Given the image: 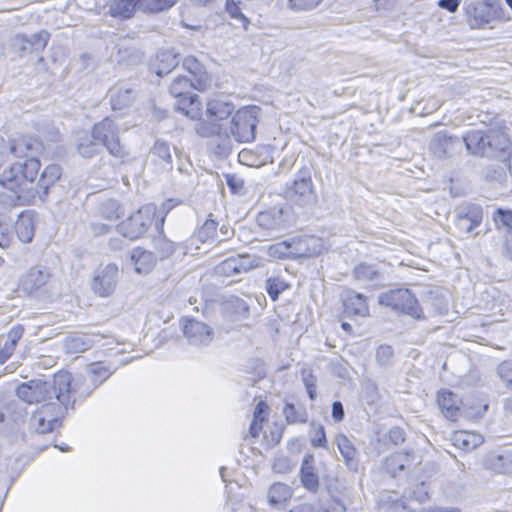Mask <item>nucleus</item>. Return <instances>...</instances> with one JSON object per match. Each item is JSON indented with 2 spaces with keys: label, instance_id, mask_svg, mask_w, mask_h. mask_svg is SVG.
I'll return each mask as SVG.
<instances>
[{
  "label": "nucleus",
  "instance_id": "nucleus-1",
  "mask_svg": "<svg viewBox=\"0 0 512 512\" xmlns=\"http://www.w3.org/2000/svg\"><path fill=\"white\" fill-rule=\"evenodd\" d=\"M40 143L30 137H20L9 144V152L15 157L25 158L13 163L0 178V185L11 191L17 199L34 195V181L40 170V161L34 157Z\"/></svg>",
  "mask_w": 512,
  "mask_h": 512
},
{
  "label": "nucleus",
  "instance_id": "nucleus-2",
  "mask_svg": "<svg viewBox=\"0 0 512 512\" xmlns=\"http://www.w3.org/2000/svg\"><path fill=\"white\" fill-rule=\"evenodd\" d=\"M260 108L246 106L239 109L228 123L211 124L202 129L201 135L212 137L215 154L226 157L231 153L233 140L248 143L255 139Z\"/></svg>",
  "mask_w": 512,
  "mask_h": 512
},
{
  "label": "nucleus",
  "instance_id": "nucleus-3",
  "mask_svg": "<svg viewBox=\"0 0 512 512\" xmlns=\"http://www.w3.org/2000/svg\"><path fill=\"white\" fill-rule=\"evenodd\" d=\"M72 376L67 371L54 374L52 380L32 379L16 387L17 397L27 404L60 402L73 405L71 392Z\"/></svg>",
  "mask_w": 512,
  "mask_h": 512
},
{
  "label": "nucleus",
  "instance_id": "nucleus-4",
  "mask_svg": "<svg viewBox=\"0 0 512 512\" xmlns=\"http://www.w3.org/2000/svg\"><path fill=\"white\" fill-rule=\"evenodd\" d=\"M19 289L34 298L46 297L53 286V276L43 265L32 266L19 279Z\"/></svg>",
  "mask_w": 512,
  "mask_h": 512
},
{
  "label": "nucleus",
  "instance_id": "nucleus-5",
  "mask_svg": "<svg viewBox=\"0 0 512 512\" xmlns=\"http://www.w3.org/2000/svg\"><path fill=\"white\" fill-rule=\"evenodd\" d=\"M114 371L115 369H111L103 363L98 362L88 365V380L82 377L72 378L71 392H73V405L77 400H82L88 397L94 389L105 382L114 373Z\"/></svg>",
  "mask_w": 512,
  "mask_h": 512
},
{
  "label": "nucleus",
  "instance_id": "nucleus-6",
  "mask_svg": "<svg viewBox=\"0 0 512 512\" xmlns=\"http://www.w3.org/2000/svg\"><path fill=\"white\" fill-rule=\"evenodd\" d=\"M73 406L57 401L41 404L32 413L29 425L37 433H49L59 424L60 419L64 417L67 410L73 408Z\"/></svg>",
  "mask_w": 512,
  "mask_h": 512
},
{
  "label": "nucleus",
  "instance_id": "nucleus-7",
  "mask_svg": "<svg viewBox=\"0 0 512 512\" xmlns=\"http://www.w3.org/2000/svg\"><path fill=\"white\" fill-rule=\"evenodd\" d=\"M92 137L114 157L124 158L128 155L125 145L121 143L119 128L111 118L107 117L94 124Z\"/></svg>",
  "mask_w": 512,
  "mask_h": 512
},
{
  "label": "nucleus",
  "instance_id": "nucleus-8",
  "mask_svg": "<svg viewBox=\"0 0 512 512\" xmlns=\"http://www.w3.org/2000/svg\"><path fill=\"white\" fill-rule=\"evenodd\" d=\"M157 208L154 204H146L121 222L117 229L124 237L135 240L140 238L152 224Z\"/></svg>",
  "mask_w": 512,
  "mask_h": 512
},
{
  "label": "nucleus",
  "instance_id": "nucleus-9",
  "mask_svg": "<svg viewBox=\"0 0 512 512\" xmlns=\"http://www.w3.org/2000/svg\"><path fill=\"white\" fill-rule=\"evenodd\" d=\"M379 303L415 319H421L423 315L417 299L408 289H397L383 293L379 296Z\"/></svg>",
  "mask_w": 512,
  "mask_h": 512
},
{
  "label": "nucleus",
  "instance_id": "nucleus-10",
  "mask_svg": "<svg viewBox=\"0 0 512 512\" xmlns=\"http://www.w3.org/2000/svg\"><path fill=\"white\" fill-rule=\"evenodd\" d=\"M285 197L291 202L306 206L316 199V193L313 186L311 174L305 171H299L293 181L285 189Z\"/></svg>",
  "mask_w": 512,
  "mask_h": 512
},
{
  "label": "nucleus",
  "instance_id": "nucleus-11",
  "mask_svg": "<svg viewBox=\"0 0 512 512\" xmlns=\"http://www.w3.org/2000/svg\"><path fill=\"white\" fill-rule=\"evenodd\" d=\"M118 275L119 269L114 263H108L100 267L95 271L92 289L101 297L111 295L116 288Z\"/></svg>",
  "mask_w": 512,
  "mask_h": 512
},
{
  "label": "nucleus",
  "instance_id": "nucleus-12",
  "mask_svg": "<svg viewBox=\"0 0 512 512\" xmlns=\"http://www.w3.org/2000/svg\"><path fill=\"white\" fill-rule=\"evenodd\" d=\"M235 107L231 101L225 100L221 97H215L207 102L206 116L209 119L208 124H203L199 128L201 134L204 127L211 124L228 123V118L233 114Z\"/></svg>",
  "mask_w": 512,
  "mask_h": 512
},
{
  "label": "nucleus",
  "instance_id": "nucleus-13",
  "mask_svg": "<svg viewBox=\"0 0 512 512\" xmlns=\"http://www.w3.org/2000/svg\"><path fill=\"white\" fill-rule=\"evenodd\" d=\"M183 333L189 343L196 346L208 345L213 340L211 327L195 319L183 320Z\"/></svg>",
  "mask_w": 512,
  "mask_h": 512
},
{
  "label": "nucleus",
  "instance_id": "nucleus-14",
  "mask_svg": "<svg viewBox=\"0 0 512 512\" xmlns=\"http://www.w3.org/2000/svg\"><path fill=\"white\" fill-rule=\"evenodd\" d=\"M467 14L473 20L472 25L477 28H493V23L500 18V11L485 1L469 7Z\"/></svg>",
  "mask_w": 512,
  "mask_h": 512
},
{
  "label": "nucleus",
  "instance_id": "nucleus-15",
  "mask_svg": "<svg viewBox=\"0 0 512 512\" xmlns=\"http://www.w3.org/2000/svg\"><path fill=\"white\" fill-rule=\"evenodd\" d=\"M256 222L264 230L279 231L286 226L287 211L281 207L270 208L260 212L257 215Z\"/></svg>",
  "mask_w": 512,
  "mask_h": 512
},
{
  "label": "nucleus",
  "instance_id": "nucleus-16",
  "mask_svg": "<svg viewBox=\"0 0 512 512\" xmlns=\"http://www.w3.org/2000/svg\"><path fill=\"white\" fill-rule=\"evenodd\" d=\"M130 263L137 274L147 275L156 266L157 258L151 251L136 247L130 252Z\"/></svg>",
  "mask_w": 512,
  "mask_h": 512
},
{
  "label": "nucleus",
  "instance_id": "nucleus-17",
  "mask_svg": "<svg viewBox=\"0 0 512 512\" xmlns=\"http://www.w3.org/2000/svg\"><path fill=\"white\" fill-rule=\"evenodd\" d=\"M292 241L295 258L313 257L320 254L324 249L322 239L315 236L292 238Z\"/></svg>",
  "mask_w": 512,
  "mask_h": 512
},
{
  "label": "nucleus",
  "instance_id": "nucleus-18",
  "mask_svg": "<svg viewBox=\"0 0 512 512\" xmlns=\"http://www.w3.org/2000/svg\"><path fill=\"white\" fill-rule=\"evenodd\" d=\"M300 481L305 489L310 492H317L319 488V477L314 466V456H304L300 467Z\"/></svg>",
  "mask_w": 512,
  "mask_h": 512
},
{
  "label": "nucleus",
  "instance_id": "nucleus-19",
  "mask_svg": "<svg viewBox=\"0 0 512 512\" xmlns=\"http://www.w3.org/2000/svg\"><path fill=\"white\" fill-rule=\"evenodd\" d=\"M14 232L23 243H30L34 237L35 219L30 211L22 212L14 222Z\"/></svg>",
  "mask_w": 512,
  "mask_h": 512
},
{
  "label": "nucleus",
  "instance_id": "nucleus-20",
  "mask_svg": "<svg viewBox=\"0 0 512 512\" xmlns=\"http://www.w3.org/2000/svg\"><path fill=\"white\" fill-rule=\"evenodd\" d=\"M466 149L473 155L489 156L486 134L479 130L468 131L464 136Z\"/></svg>",
  "mask_w": 512,
  "mask_h": 512
},
{
  "label": "nucleus",
  "instance_id": "nucleus-21",
  "mask_svg": "<svg viewBox=\"0 0 512 512\" xmlns=\"http://www.w3.org/2000/svg\"><path fill=\"white\" fill-rule=\"evenodd\" d=\"M485 465L497 473L512 474V451L506 450L502 453H489L486 456Z\"/></svg>",
  "mask_w": 512,
  "mask_h": 512
},
{
  "label": "nucleus",
  "instance_id": "nucleus-22",
  "mask_svg": "<svg viewBox=\"0 0 512 512\" xmlns=\"http://www.w3.org/2000/svg\"><path fill=\"white\" fill-rule=\"evenodd\" d=\"M344 310L347 315L365 317L369 313L366 297L355 291H349L343 300Z\"/></svg>",
  "mask_w": 512,
  "mask_h": 512
},
{
  "label": "nucleus",
  "instance_id": "nucleus-23",
  "mask_svg": "<svg viewBox=\"0 0 512 512\" xmlns=\"http://www.w3.org/2000/svg\"><path fill=\"white\" fill-rule=\"evenodd\" d=\"M453 445L464 451H471L479 447L484 438L481 434L471 431H456L451 436Z\"/></svg>",
  "mask_w": 512,
  "mask_h": 512
},
{
  "label": "nucleus",
  "instance_id": "nucleus-24",
  "mask_svg": "<svg viewBox=\"0 0 512 512\" xmlns=\"http://www.w3.org/2000/svg\"><path fill=\"white\" fill-rule=\"evenodd\" d=\"M110 103L113 110H122L129 107L134 100V92L131 88L115 86L109 91Z\"/></svg>",
  "mask_w": 512,
  "mask_h": 512
},
{
  "label": "nucleus",
  "instance_id": "nucleus-25",
  "mask_svg": "<svg viewBox=\"0 0 512 512\" xmlns=\"http://www.w3.org/2000/svg\"><path fill=\"white\" fill-rule=\"evenodd\" d=\"M437 403L446 418L456 420L459 412L458 400L451 391L441 390L437 396Z\"/></svg>",
  "mask_w": 512,
  "mask_h": 512
},
{
  "label": "nucleus",
  "instance_id": "nucleus-26",
  "mask_svg": "<svg viewBox=\"0 0 512 512\" xmlns=\"http://www.w3.org/2000/svg\"><path fill=\"white\" fill-rule=\"evenodd\" d=\"M23 332L24 329L21 325H14L10 328L4 343L0 345V363H4L13 354Z\"/></svg>",
  "mask_w": 512,
  "mask_h": 512
},
{
  "label": "nucleus",
  "instance_id": "nucleus-27",
  "mask_svg": "<svg viewBox=\"0 0 512 512\" xmlns=\"http://www.w3.org/2000/svg\"><path fill=\"white\" fill-rule=\"evenodd\" d=\"M337 446L349 470L357 472L359 461L356 458L357 451L351 441L344 435L337 437Z\"/></svg>",
  "mask_w": 512,
  "mask_h": 512
},
{
  "label": "nucleus",
  "instance_id": "nucleus-28",
  "mask_svg": "<svg viewBox=\"0 0 512 512\" xmlns=\"http://www.w3.org/2000/svg\"><path fill=\"white\" fill-rule=\"evenodd\" d=\"M175 108L193 120L199 119L202 115L201 102L197 94L178 100Z\"/></svg>",
  "mask_w": 512,
  "mask_h": 512
},
{
  "label": "nucleus",
  "instance_id": "nucleus-29",
  "mask_svg": "<svg viewBox=\"0 0 512 512\" xmlns=\"http://www.w3.org/2000/svg\"><path fill=\"white\" fill-rule=\"evenodd\" d=\"M292 494V489L287 484L274 483L268 490V503L273 507H280L292 497Z\"/></svg>",
  "mask_w": 512,
  "mask_h": 512
},
{
  "label": "nucleus",
  "instance_id": "nucleus-30",
  "mask_svg": "<svg viewBox=\"0 0 512 512\" xmlns=\"http://www.w3.org/2000/svg\"><path fill=\"white\" fill-rule=\"evenodd\" d=\"M462 213L459 214L457 225L466 232H471L482 220V210L479 206H468L467 212L464 215Z\"/></svg>",
  "mask_w": 512,
  "mask_h": 512
},
{
  "label": "nucleus",
  "instance_id": "nucleus-31",
  "mask_svg": "<svg viewBox=\"0 0 512 512\" xmlns=\"http://www.w3.org/2000/svg\"><path fill=\"white\" fill-rule=\"evenodd\" d=\"M139 0H112L109 10L112 16L120 18H130L139 7Z\"/></svg>",
  "mask_w": 512,
  "mask_h": 512
},
{
  "label": "nucleus",
  "instance_id": "nucleus-32",
  "mask_svg": "<svg viewBox=\"0 0 512 512\" xmlns=\"http://www.w3.org/2000/svg\"><path fill=\"white\" fill-rule=\"evenodd\" d=\"M489 155L496 151H505L509 147V138L501 129H490L486 134Z\"/></svg>",
  "mask_w": 512,
  "mask_h": 512
},
{
  "label": "nucleus",
  "instance_id": "nucleus-33",
  "mask_svg": "<svg viewBox=\"0 0 512 512\" xmlns=\"http://www.w3.org/2000/svg\"><path fill=\"white\" fill-rule=\"evenodd\" d=\"M196 88L192 79L185 76H179L173 80L169 87L170 94L181 100L189 95H192V88Z\"/></svg>",
  "mask_w": 512,
  "mask_h": 512
},
{
  "label": "nucleus",
  "instance_id": "nucleus-34",
  "mask_svg": "<svg viewBox=\"0 0 512 512\" xmlns=\"http://www.w3.org/2000/svg\"><path fill=\"white\" fill-rule=\"evenodd\" d=\"M410 462V454L407 451L396 452L390 455L385 462V467L388 473L395 475L397 472L402 471L406 464Z\"/></svg>",
  "mask_w": 512,
  "mask_h": 512
},
{
  "label": "nucleus",
  "instance_id": "nucleus-35",
  "mask_svg": "<svg viewBox=\"0 0 512 512\" xmlns=\"http://www.w3.org/2000/svg\"><path fill=\"white\" fill-rule=\"evenodd\" d=\"M77 150L80 156L84 158H92L100 153L101 146L98 141L93 139L91 135L82 137L77 145Z\"/></svg>",
  "mask_w": 512,
  "mask_h": 512
},
{
  "label": "nucleus",
  "instance_id": "nucleus-36",
  "mask_svg": "<svg viewBox=\"0 0 512 512\" xmlns=\"http://www.w3.org/2000/svg\"><path fill=\"white\" fill-rule=\"evenodd\" d=\"M268 255L274 259L295 258L292 239L270 245Z\"/></svg>",
  "mask_w": 512,
  "mask_h": 512
},
{
  "label": "nucleus",
  "instance_id": "nucleus-37",
  "mask_svg": "<svg viewBox=\"0 0 512 512\" xmlns=\"http://www.w3.org/2000/svg\"><path fill=\"white\" fill-rule=\"evenodd\" d=\"M268 410L266 403L260 401L254 409V419L250 425L249 431L252 437H257L262 430L265 421V413Z\"/></svg>",
  "mask_w": 512,
  "mask_h": 512
},
{
  "label": "nucleus",
  "instance_id": "nucleus-38",
  "mask_svg": "<svg viewBox=\"0 0 512 512\" xmlns=\"http://www.w3.org/2000/svg\"><path fill=\"white\" fill-rule=\"evenodd\" d=\"M61 176V168L56 164L48 165L41 173L38 186L47 192L50 185H53Z\"/></svg>",
  "mask_w": 512,
  "mask_h": 512
},
{
  "label": "nucleus",
  "instance_id": "nucleus-39",
  "mask_svg": "<svg viewBox=\"0 0 512 512\" xmlns=\"http://www.w3.org/2000/svg\"><path fill=\"white\" fill-rule=\"evenodd\" d=\"M99 213L103 218L113 221L117 220L120 215L123 214V210L116 200L107 199L101 203Z\"/></svg>",
  "mask_w": 512,
  "mask_h": 512
},
{
  "label": "nucleus",
  "instance_id": "nucleus-40",
  "mask_svg": "<svg viewBox=\"0 0 512 512\" xmlns=\"http://www.w3.org/2000/svg\"><path fill=\"white\" fill-rule=\"evenodd\" d=\"M152 155L159 158L164 168H171V149L168 143L157 140L151 151Z\"/></svg>",
  "mask_w": 512,
  "mask_h": 512
},
{
  "label": "nucleus",
  "instance_id": "nucleus-41",
  "mask_svg": "<svg viewBox=\"0 0 512 512\" xmlns=\"http://www.w3.org/2000/svg\"><path fill=\"white\" fill-rule=\"evenodd\" d=\"M354 276L361 282H373L379 278V272L373 265L361 263L354 268Z\"/></svg>",
  "mask_w": 512,
  "mask_h": 512
},
{
  "label": "nucleus",
  "instance_id": "nucleus-42",
  "mask_svg": "<svg viewBox=\"0 0 512 512\" xmlns=\"http://www.w3.org/2000/svg\"><path fill=\"white\" fill-rule=\"evenodd\" d=\"M160 66L156 71L158 76L168 74L172 69L178 65L176 55L171 51H163L158 55Z\"/></svg>",
  "mask_w": 512,
  "mask_h": 512
},
{
  "label": "nucleus",
  "instance_id": "nucleus-43",
  "mask_svg": "<svg viewBox=\"0 0 512 512\" xmlns=\"http://www.w3.org/2000/svg\"><path fill=\"white\" fill-rule=\"evenodd\" d=\"M283 413L288 423H305L308 417L305 408L293 404H286Z\"/></svg>",
  "mask_w": 512,
  "mask_h": 512
},
{
  "label": "nucleus",
  "instance_id": "nucleus-44",
  "mask_svg": "<svg viewBox=\"0 0 512 512\" xmlns=\"http://www.w3.org/2000/svg\"><path fill=\"white\" fill-rule=\"evenodd\" d=\"M139 7L150 12L166 11L173 7L177 0H139Z\"/></svg>",
  "mask_w": 512,
  "mask_h": 512
},
{
  "label": "nucleus",
  "instance_id": "nucleus-45",
  "mask_svg": "<svg viewBox=\"0 0 512 512\" xmlns=\"http://www.w3.org/2000/svg\"><path fill=\"white\" fill-rule=\"evenodd\" d=\"M17 40H21L24 43H27L30 48H33L36 51H39L47 45L49 40V33L46 31H40L36 34H33L30 38H26L23 35H17Z\"/></svg>",
  "mask_w": 512,
  "mask_h": 512
},
{
  "label": "nucleus",
  "instance_id": "nucleus-46",
  "mask_svg": "<svg viewBox=\"0 0 512 512\" xmlns=\"http://www.w3.org/2000/svg\"><path fill=\"white\" fill-rule=\"evenodd\" d=\"M493 220L498 229H505L508 233L512 234V211L497 209L493 213Z\"/></svg>",
  "mask_w": 512,
  "mask_h": 512
},
{
  "label": "nucleus",
  "instance_id": "nucleus-47",
  "mask_svg": "<svg viewBox=\"0 0 512 512\" xmlns=\"http://www.w3.org/2000/svg\"><path fill=\"white\" fill-rule=\"evenodd\" d=\"M217 234V223L208 219L204 222V224L198 229L195 234V237L202 243L213 240Z\"/></svg>",
  "mask_w": 512,
  "mask_h": 512
},
{
  "label": "nucleus",
  "instance_id": "nucleus-48",
  "mask_svg": "<svg viewBox=\"0 0 512 512\" xmlns=\"http://www.w3.org/2000/svg\"><path fill=\"white\" fill-rule=\"evenodd\" d=\"M89 347V343L82 336H69L64 340V348L68 353H80Z\"/></svg>",
  "mask_w": 512,
  "mask_h": 512
},
{
  "label": "nucleus",
  "instance_id": "nucleus-49",
  "mask_svg": "<svg viewBox=\"0 0 512 512\" xmlns=\"http://www.w3.org/2000/svg\"><path fill=\"white\" fill-rule=\"evenodd\" d=\"M289 285L280 278H269L266 280V291L272 300H276L283 291H285Z\"/></svg>",
  "mask_w": 512,
  "mask_h": 512
},
{
  "label": "nucleus",
  "instance_id": "nucleus-50",
  "mask_svg": "<svg viewBox=\"0 0 512 512\" xmlns=\"http://www.w3.org/2000/svg\"><path fill=\"white\" fill-rule=\"evenodd\" d=\"M153 244L155 249L158 251L159 257L162 259L169 257L175 250L173 242L162 235L155 237Z\"/></svg>",
  "mask_w": 512,
  "mask_h": 512
},
{
  "label": "nucleus",
  "instance_id": "nucleus-51",
  "mask_svg": "<svg viewBox=\"0 0 512 512\" xmlns=\"http://www.w3.org/2000/svg\"><path fill=\"white\" fill-rule=\"evenodd\" d=\"M12 241L11 223L6 217L0 216V247H9Z\"/></svg>",
  "mask_w": 512,
  "mask_h": 512
},
{
  "label": "nucleus",
  "instance_id": "nucleus-52",
  "mask_svg": "<svg viewBox=\"0 0 512 512\" xmlns=\"http://www.w3.org/2000/svg\"><path fill=\"white\" fill-rule=\"evenodd\" d=\"M322 0H288L287 7L294 12H304L315 9Z\"/></svg>",
  "mask_w": 512,
  "mask_h": 512
},
{
  "label": "nucleus",
  "instance_id": "nucleus-53",
  "mask_svg": "<svg viewBox=\"0 0 512 512\" xmlns=\"http://www.w3.org/2000/svg\"><path fill=\"white\" fill-rule=\"evenodd\" d=\"M295 466V462L287 456H279L274 460L273 470L276 473L285 474L291 471Z\"/></svg>",
  "mask_w": 512,
  "mask_h": 512
},
{
  "label": "nucleus",
  "instance_id": "nucleus-54",
  "mask_svg": "<svg viewBox=\"0 0 512 512\" xmlns=\"http://www.w3.org/2000/svg\"><path fill=\"white\" fill-rule=\"evenodd\" d=\"M499 377L512 389V361H503L497 368Z\"/></svg>",
  "mask_w": 512,
  "mask_h": 512
},
{
  "label": "nucleus",
  "instance_id": "nucleus-55",
  "mask_svg": "<svg viewBox=\"0 0 512 512\" xmlns=\"http://www.w3.org/2000/svg\"><path fill=\"white\" fill-rule=\"evenodd\" d=\"M183 68L187 70L194 77H200L203 72V66L201 63L194 57H186L183 60L182 64Z\"/></svg>",
  "mask_w": 512,
  "mask_h": 512
},
{
  "label": "nucleus",
  "instance_id": "nucleus-56",
  "mask_svg": "<svg viewBox=\"0 0 512 512\" xmlns=\"http://www.w3.org/2000/svg\"><path fill=\"white\" fill-rule=\"evenodd\" d=\"M393 348L389 345H381L376 352V359L382 366H387L392 362Z\"/></svg>",
  "mask_w": 512,
  "mask_h": 512
},
{
  "label": "nucleus",
  "instance_id": "nucleus-57",
  "mask_svg": "<svg viewBox=\"0 0 512 512\" xmlns=\"http://www.w3.org/2000/svg\"><path fill=\"white\" fill-rule=\"evenodd\" d=\"M327 443L324 427L319 425L314 428L311 436V444L314 447H325Z\"/></svg>",
  "mask_w": 512,
  "mask_h": 512
},
{
  "label": "nucleus",
  "instance_id": "nucleus-58",
  "mask_svg": "<svg viewBox=\"0 0 512 512\" xmlns=\"http://www.w3.org/2000/svg\"><path fill=\"white\" fill-rule=\"evenodd\" d=\"M226 183L234 194H242L244 189V180L236 175H226Z\"/></svg>",
  "mask_w": 512,
  "mask_h": 512
},
{
  "label": "nucleus",
  "instance_id": "nucleus-59",
  "mask_svg": "<svg viewBox=\"0 0 512 512\" xmlns=\"http://www.w3.org/2000/svg\"><path fill=\"white\" fill-rule=\"evenodd\" d=\"M226 10L232 18L248 22L247 18L242 14L240 7L234 0H227Z\"/></svg>",
  "mask_w": 512,
  "mask_h": 512
},
{
  "label": "nucleus",
  "instance_id": "nucleus-60",
  "mask_svg": "<svg viewBox=\"0 0 512 512\" xmlns=\"http://www.w3.org/2000/svg\"><path fill=\"white\" fill-rule=\"evenodd\" d=\"M217 272L225 276H233L237 274L235 264L230 260V258L224 260L217 266Z\"/></svg>",
  "mask_w": 512,
  "mask_h": 512
},
{
  "label": "nucleus",
  "instance_id": "nucleus-61",
  "mask_svg": "<svg viewBox=\"0 0 512 512\" xmlns=\"http://www.w3.org/2000/svg\"><path fill=\"white\" fill-rule=\"evenodd\" d=\"M239 259H241V266L244 272L249 271L255 267H257V260L250 255H239Z\"/></svg>",
  "mask_w": 512,
  "mask_h": 512
},
{
  "label": "nucleus",
  "instance_id": "nucleus-62",
  "mask_svg": "<svg viewBox=\"0 0 512 512\" xmlns=\"http://www.w3.org/2000/svg\"><path fill=\"white\" fill-rule=\"evenodd\" d=\"M389 438L394 444L398 445L404 442L405 435L401 428L393 427L389 430Z\"/></svg>",
  "mask_w": 512,
  "mask_h": 512
},
{
  "label": "nucleus",
  "instance_id": "nucleus-63",
  "mask_svg": "<svg viewBox=\"0 0 512 512\" xmlns=\"http://www.w3.org/2000/svg\"><path fill=\"white\" fill-rule=\"evenodd\" d=\"M461 0H439L438 6L451 13L456 12L459 8Z\"/></svg>",
  "mask_w": 512,
  "mask_h": 512
},
{
  "label": "nucleus",
  "instance_id": "nucleus-64",
  "mask_svg": "<svg viewBox=\"0 0 512 512\" xmlns=\"http://www.w3.org/2000/svg\"><path fill=\"white\" fill-rule=\"evenodd\" d=\"M344 408L340 401H335L332 404V417L335 421L340 422L344 418Z\"/></svg>",
  "mask_w": 512,
  "mask_h": 512
}]
</instances>
